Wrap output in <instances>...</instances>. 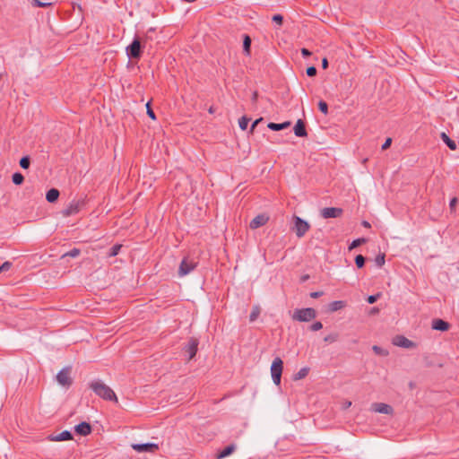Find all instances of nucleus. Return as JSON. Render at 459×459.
I'll return each instance as SVG.
<instances>
[{
	"instance_id": "obj_1",
	"label": "nucleus",
	"mask_w": 459,
	"mask_h": 459,
	"mask_svg": "<svg viewBox=\"0 0 459 459\" xmlns=\"http://www.w3.org/2000/svg\"><path fill=\"white\" fill-rule=\"evenodd\" d=\"M89 386L97 396L107 401L117 402V398L115 392L102 380H93L90 383Z\"/></svg>"
},
{
	"instance_id": "obj_2",
	"label": "nucleus",
	"mask_w": 459,
	"mask_h": 459,
	"mask_svg": "<svg viewBox=\"0 0 459 459\" xmlns=\"http://www.w3.org/2000/svg\"><path fill=\"white\" fill-rule=\"evenodd\" d=\"M317 316V312L315 308H297L294 310L292 319L298 322H309Z\"/></svg>"
},
{
	"instance_id": "obj_3",
	"label": "nucleus",
	"mask_w": 459,
	"mask_h": 459,
	"mask_svg": "<svg viewBox=\"0 0 459 459\" xmlns=\"http://www.w3.org/2000/svg\"><path fill=\"white\" fill-rule=\"evenodd\" d=\"M143 46L142 45L139 38L135 37L131 44L126 47V52L130 59L138 60L143 55Z\"/></svg>"
},
{
	"instance_id": "obj_4",
	"label": "nucleus",
	"mask_w": 459,
	"mask_h": 459,
	"mask_svg": "<svg viewBox=\"0 0 459 459\" xmlns=\"http://www.w3.org/2000/svg\"><path fill=\"white\" fill-rule=\"evenodd\" d=\"M282 370L283 361L281 358L276 357L271 365L272 379L276 385L281 384Z\"/></svg>"
},
{
	"instance_id": "obj_5",
	"label": "nucleus",
	"mask_w": 459,
	"mask_h": 459,
	"mask_svg": "<svg viewBox=\"0 0 459 459\" xmlns=\"http://www.w3.org/2000/svg\"><path fill=\"white\" fill-rule=\"evenodd\" d=\"M293 222L294 225L292 227V230L295 232L298 238H302L310 229L309 223L303 220L302 218L293 215Z\"/></svg>"
},
{
	"instance_id": "obj_6",
	"label": "nucleus",
	"mask_w": 459,
	"mask_h": 459,
	"mask_svg": "<svg viewBox=\"0 0 459 459\" xmlns=\"http://www.w3.org/2000/svg\"><path fill=\"white\" fill-rule=\"evenodd\" d=\"M199 341L195 337H191L187 343L184 345L182 351L185 355H187V359L191 360L195 358L198 351Z\"/></svg>"
},
{
	"instance_id": "obj_7",
	"label": "nucleus",
	"mask_w": 459,
	"mask_h": 459,
	"mask_svg": "<svg viewBox=\"0 0 459 459\" xmlns=\"http://www.w3.org/2000/svg\"><path fill=\"white\" fill-rule=\"evenodd\" d=\"M196 266L197 263L193 260H188L187 257L183 258L178 267V276L184 277L189 274Z\"/></svg>"
},
{
	"instance_id": "obj_8",
	"label": "nucleus",
	"mask_w": 459,
	"mask_h": 459,
	"mask_svg": "<svg viewBox=\"0 0 459 459\" xmlns=\"http://www.w3.org/2000/svg\"><path fill=\"white\" fill-rule=\"evenodd\" d=\"M131 446L138 453H155L159 449L155 443L132 444Z\"/></svg>"
},
{
	"instance_id": "obj_9",
	"label": "nucleus",
	"mask_w": 459,
	"mask_h": 459,
	"mask_svg": "<svg viewBox=\"0 0 459 459\" xmlns=\"http://www.w3.org/2000/svg\"><path fill=\"white\" fill-rule=\"evenodd\" d=\"M343 213L342 208L337 207H325L321 210V216L324 219L338 218Z\"/></svg>"
},
{
	"instance_id": "obj_10",
	"label": "nucleus",
	"mask_w": 459,
	"mask_h": 459,
	"mask_svg": "<svg viewBox=\"0 0 459 459\" xmlns=\"http://www.w3.org/2000/svg\"><path fill=\"white\" fill-rule=\"evenodd\" d=\"M393 343L398 347L405 349H412L416 346L415 342L403 335H396L393 340Z\"/></svg>"
},
{
	"instance_id": "obj_11",
	"label": "nucleus",
	"mask_w": 459,
	"mask_h": 459,
	"mask_svg": "<svg viewBox=\"0 0 459 459\" xmlns=\"http://www.w3.org/2000/svg\"><path fill=\"white\" fill-rule=\"evenodd\" d=\"M56 380L57 382L64 385V386H69L72 384V380L69 377V369L68 368H63L61 369L57 375H56Z\"/></svg>"
},
{
	"instance_id": "obj_12",
	"label": "nucleus",
	"mask_w": 459,
	"mask_h": 459,
	"mask_svg": "<svg viewBox=\"0 0 459 459\" xmlns=\"http://www.w3.org/2000/svg\"><path fill=\"white\" fill-rule=\"evenodd\" d=\"M269 221V217L265 214H258L256 215L249 223V227L252 230H256L264 224Z\"/></svg>"
},
{
	"instance_id": "obj_13",
	"label": "nucleus",
	"mask_w": 459,
	"mask_h": 459,
	"mask_svg": "<svg viewBox=\"0 0 459 459\" xmlns=\"http://www.w3.org/2000/svg\"><path fill=\"white\" fill-rule=\"evenodd\" d=\"M372 410L383 414H392L394 410L391 405L384 403H375L372 404Z\"/></svg>"
},
{
	"instance_id": "obj_14",
	"label": "nucleus",
	"mask_w": 459,
	"mask_h": 459,
	"mask_svg": "<svg viewBox=\"0 0 459 459\" xmlns=\"http://www.w3.org/2000/svg\"><path fill=\"white\" fill-rule=\"evenodd\" d=\"M293 131L295 135L298 137H306L307 135L306 125L302 119H298L296 125L294 126Z\"/></svg>"
},
{
	"instance_id": "obj_15",
	"label": "nucleus",
	"mask_w": 459,
	"mask_h": 459,
	"mask_svg": "<svg viewBox=\"0 0 459 459\" xmlns=\"http://www.w3.org/2000/svg\"><path fill=\"white\" fill-rule=\"evenodd\" d=\"M450 325L448 322L437 318L432 321V328L437 331L446 332L449 329Z\"/></svg>"
},
{
	"instance_id": "obj_16",
	"label": "nucleus",
	"mask_w": 459,
	"mask_h": 459,
	"mask_svg": "<svg viewBox=\"0 0 459 459\" xmlns=\"http://www.w3.org/2000/svg\"><path fill=\"white\" fill-rule=\"evenodd\" d=\"M73 438V434L69 430H64L57 435H51L50 440L53 441H66L71 440Z\"/></svg>"
},
{
	"instance_id": "obj_17",
	"label": "nucleus",
	"mask_w": 459,
	"mask_h": 459,
	"mask_svg": "<svg viewBox=\"0 0 459 459\" xmlns=\"http://www.w3.org/2000/svg\"><path fill=\"white\" fill-rule=\"evenodd\" d=\"M236 450V446L234 444H230L227 446H225L222 450H221L217 455V459H222L229 455H230L234 451Z\"/></svg>"
},
{
	"instance_id": "obj_18",
	"label": "nucleus",
	"mask_w": 459,
	"mask_h": 459,
	"mask_svg": "<svg viewBox=\"0 0 459 459\" xmlns=\"http://www.w3.org/2000/svg\"><path fill=\"white\" fill-rule=\"evenodd\" d=\"M251 43L252 39L249 35H243V53L245 56H249L251 55Z\"/></svg>"
},
{
	"instance_id": "obj_19",
	"label": "nucleus",
	"mask_w": 459,
	"mask_h": 459,
	"mask_svg": "<svg viewBox=\"0 0 459 459\" xmlns=\"http://www.w3.org/2000/svg\"><path fill=\"white\" fill-rule=\"evenodd\" d=\"M290 125H291V123L290 121H285L282 123L270 122L267 125V127L273 131H281V130L288 128Z\"/></svg>"
},
{
	"instance_id": "obj_20",
	"label": "nucleus",
	"mask_w": 459,
	"mask_h": 459,
	"mask_svg": "<svg viewBox=\"0 0 459 459\" xmlns=\"http://www.w3.org/2000/svg\"><path fill=\"white\" fill-rule=\"evenodd\" d=\"M59 191L56 188L49 189L46 194V199L48 203H55L59 197Z\"/></svg>"
},
{
	"instance_id": "obj_21",
	"label": "nucleus",
	"mask_w": 459,
	"mask_h": 459,
	"mask_svg": "<svg viewBox=\"0 0 459 459\" xmlns=\"http://www.w3.org/2000/svg\"><path fill=\"white\" fill-rule=\"evenodd\" d=\"M122 247V244H115L113 247H109L107 252H105V257L110 258L117 255Z\"/></svg>"
},
{
	"instance_id": "obj_22",
	"label": "nucleus",
	"mask_w": 459,
	"mask_h": 459,
	"mask_svg": "<svg viewBox=\"0 0 459 459\" xmlns=\"http://www.w3.org/2000/svg\"><path fill=\"white\" fill-rule=\"evenodd\" d=\"M346 302L343 300H335L329 304L328 310L330 312H335L345 307Z\"/></svg>"
},
{
	"instance_id": "obj_23",
	"label": "nucleus",
	"mask_w": 459,
	"mask_h": 459,
	"mask_svg": "<svg viewBox=\"0 0 459 459\" xmlns=\"http://www.w3.org/2000/svg\"><path fill=\"white\" fill-rule=\"evenodd\" d=\"M441 139L450 150H456L457 145L455 142L452 140L446 133H441Z\"/></svg>"
},
{
	"instance_id": "obj_24",
	"label": "nucleus",
	"mask_w": 459,
	"mask_h": 459,
	"mask_svg": "<svg viewBox=\"0 0 459 459\" xmlns=\"http://www.w3.org/2000/svg\"><path fill=\"white\" fill-rule=\"evenodd\" d=\"M78 212H79V205L77 204H70L67 208L64 209L62 211V214L65 217H68V216L77 213Z\"/></svg>"
},
{
	"instance_id": "obj_25",
	"label": "nucleus",
	"mask_w": 459,
	"mask_h": 459,
	"mask_svg": "<svg viewBox=\"0 0 459 459\" xmlns=\"http://www.w3.org/2000/svg\"><path fill=\"white\" fill-rule=\"evenodd\" d=\"M308 372H309L308 368H302L294 375L293 379L294 380L303 379L307 376Z\"/></svg>"
},
{
	"instance_id": "obj_26",
	"label": "nucleus",
	"mask_w": 459,
	"mask_h": 459,
	"mask_svg": "<svg viewBox=\"0 0 459 459\" xmlns=\"http://www.w3.org/2000/svg\"><path fill=\"white\" fill-rule=\"evenodd\" d=\"M12 181L14 185L20 186L24 182V177L20 172H15L12 176Z\"/></svg>"
},
{
	"instance_id": "obj_27",
	"label": "nucleus",
	"mask_w": 459,
	"mask_h": 459,
	"mask_svg": "<svg viewBox=\"0 0 459 459\" xmlns=\"http://www.w3.org/2000/svg\"><path fill=\"white\" fill-rule=\"evenodd\" d=\"M74 430L81 436H86V421H82L74 427Z\"/></svg>"
},
{
	"instance_id": "obj_28",
	"label": "nucleus",
	"mask_w": 459,
	"mask_h": 459,
	"mask_svg": "<svg viewBox=\"0 0 459 459\" xmlns=\"http://www.w3.org/2000/svg\"><path fill=\"white\" fill-rule=\"evenodd\" d=\"M19 165L23 169H28L30 166V157L28 155L22 157L19 161Z\"/></svg>"
},
{
	"instance_id": "obj_29",
	"label": "nucleus",
	"mask_w": 459,
	"mask_h": 459,
	"mask_svg": "<svg viewBox=\"0 0 459 459\" xmlns=\"http://www.w3.org/2000/svg\"><path fill=\"white\" fill-rule=\"evenodd\" d=\"M367 239L365 238H356L354 239L349 246V250H352L358 247H359L360 245L366 243Z\"/></svg>"
},
{
	"instance_id": "obj_30",
	"label": "nucleus",
	"mask_w": 459,
	"mask_h": 459,
	"mask_svg": "<svg viewBox=\"0 0 459 459\" xmlns=\"http://www.w3.org/2000/svg\"><path fill=\"white\" fill-rule=\"evenodd\" d=\"M249 121H250V118L247 117V116H243L242 117H240L238 120V126H239L240 129L246 130L247 128Z\"/></svg>"
},
{
	"instance_id": "obj_31",
	"label": "nucleus",
	"mask_w": 459,
	"mask_h": 459,
	"mask_svg": "<svg viewBox=\"0 0 459 459\" xmlns=\"http://www.w3.org/2000/svg\"><path fill=\"white\" fill-rule=\"evenodd\" d=\"M385 255L384 253L377 255L375 258V264L377 267H382L385 264Z\"/></svg>"
},
{
	"instance_id": "obj_32",
	"label": "nucleus",
	"mask_w": 459,
	"mask_h": 459,
	"mask_svg": "<svg viewBox=\"0 0 459 459\" xmlns=\"http://www.w3.org/2000/svg\"><path fill=\"white\" fill-rule=\"evenodd\" d=\"M366 257L362 255H357L355 256V264L358 268H362L365 265Z\"/></svg>"
},
{
	"instance_id": "obj_33",
	"label": "nucleus",
	"mask_w": 459,
	"mask_h": 459,
	"mask_svg": "<svg viewBox=\"0 0 459 459\" xmlns=\"http://www.w3.org/2000/svg\"><path fill=\"white\" fill-rule=\"evenodd\" d=\"M339 338V334L337 333H332L328 335H326L325 338H324V341L325 342H329V343H332V342H334L338 340Z\"/></svg>"
},
{
	"instance_id": "obj_34",
	"label": "nucleus",
	"mask_w": 459,
	"mask_h": 459,
	"mask_svg": "<svg viewBox=\"0 0 459 459\" xmlns=\"http://www.w3.org/2000/svg\"><path fill=\"white\" fill-rule=\"evenodd\" d=\"M318 108L324 115L328 114V104L325 100L318 102Z\"/></svg>"
},
{
	"instance_id": "obj_35",
	"label": "nucleus",
	"mask_w": 459,
	"mask_h": 459,
	"mask_svg": "<svg viewBox=\"0 0 459 459\" xmlns=\"http://www.w3.org/2000/svg\"><path fill=\"white\" fill-rule=\"evenodd\" d=\"M146 111H147V115L148 117L152 119V120H155L156 119V115L153 111V109L152 108V106H151V101H148L147 104H146Z\"/></svg>"
},
{
	"instance_id": "obj_36",
	"label": "nucleus",
	"mask_w": 459,
	"mask_h": 459,
	"mask_svg": "<svg viewBox=\"0 0 459 459\" xmlns=\"http://www.w3.org/2000/svg\"><path fill=\"white\" fill-rule=\"evenodd\" d=\"M87 429H88V435H90L92 431H95V430L97 431L98 434H100V431L103 430V428L100 425V426H96V427L92 426L91 424H90L88 422Z\"/></svg>"
},
{
	"instance_id": "obj_37",
	"label": "nucleus",
	"mask_w": 459,
	"mask_h": 459,
	"mask_svg": "<svg viewBox=\"0 0 459 459\" xmlns=\"http://www.w3.org/2000/svg\"><path fill=\"white\" fill-rule=\"evenodd\" d=\"M259 314H260V310H259V308H258V307H255V308L252 310V312L250 313V315H249V321H250V322H254V321H255V320H256V318L258 317Z\"/></svg>"
},
{
	"instance_id": "obj_38",
	"label": "nucleus",
	"mask_w": 459,
	"mask_h": 459,
	"mask_svg": "<svg viewBox=\"0 0 459 459\" xmlns=\"http://www.w3.org/2000/svg\"><path fill=\"white\" fill-rule=\"evenodd\" d=\"M323 328V324L320 322V321H316L315 323H313L310 326H309V330L310 331H313V332H316V331H319Z\"/></svg>"
},
{
	"instance_id": "obj_39",
	"label": "nucleus",
	"mask_w": 459,
	"mask_h": 459,
	"mask_svg": "<svg viewBox=\"0 0 459 459\" xmlns=\"http://www.w3.org/2000/svg\"><path fill=\"white\" fill-rule=\"evenodd\" d=\"M272 21L279 26H281L283 23V16L281 14H274L272 18Z\"/></svg>"
},
{
	"instance_id": "obj_40",
	"label": "nucleus",
	"mask_w": 459,
	"mask_h": 459,
	"mask_svg": "<svg viewBox=\"0 0 459 459\" xmlns=\"http://www.w3.org/2000/svg\"><path fill=\"white\" fill-rule=\"evenodd\" d=\"M80 249L78 248H73L72 250H70L69 252L65 253L63 256H70V257H76L79 255L80 254Z\"/></svg>"
},
{
	"instance_id": "obj_41",
	"label": "nucleus",
	"mask_w": 459,
	"mask_h": 459,
	"mask_svg": "<svg viewBox=\"0 0 459 459\" xmlns=\"http://www.w3.org/2000/svg\"><path fill=\"white\" fill-rule=\"evenodd\" d=\"M13 266V263L10 262V261H6L4 262L1 266H0V273H3V272H6L8 270H10Z\"/></svg>"
},
{
	"instance_id": "obj_42",
	"label": "nucleus",
	"mask_w": 459,
	"mask_h": 459,
	"mask_svg": "<svg viewBox=\"0 0 459 459\" xmlns=\"http://www.w3.org/2000/svg\"><path fill=\"white\" fill-rule=\"evenodd\" d=\"M32 4L37 7H47V6H50L52 4L47 3V2H41L39 0H32Z\"/></svg>"
},
{
	"instance_id": "obj_43",
	"label": "nucleus",
	"mask_w": 459,
	"mask_h": 459,
	"mask_svg": "<svg viewBox=\"0 0 459 459\" xmlns=\"http://www.w3.org/2000/svg\"><path fill=\"white\" fill-rule=\"evenodd\" d=\"M381 294L380 293H377V294H375V295H370L367 298V301L368 304H374L376 303L378 299L380 298Z\"/></svg>"
},
{
	"instance_id": "obj_44",
	"label": "nucleus",
	"mask_w": 459,
	"mask_h": 459,
	"mask_svg": "<svg viewBox=\"0 0 459 459\" xmlns=\"http://www.w3.org/2000/svg\"><path fill=\"white\" fill-rule=\"evenodd\" d=\"M307 75L309 77H314L316 75L317 70L315 66H309L306 70Z\"/></svg>"
},
{
	"instance_id": "obj_45",
	"label": "nucleus",
	"mask_w": 459,
	"mask_h": 459,
	"mask_svg": "<svg viewBox=\"0 0 459 459\" xmlns=\"http://www.w3.org/2000/svg\"><path fill=\"white\" fill-rule=\"evenodd\" d=\"M262 121H263V117H259V118L255 119V120L252 123V125H251V126H250V132H251V133H253V132H254V130H255V127L258 126V124H259V123H261Z\"/></svg>"
},
{
	"instance_id": "obj_46",
	"label": "nucleus",
	"mask_w": 459,
	"mask_h": 459,
	"mask_svg": "<svg viewBox=\"0 0 459 459\" xmlns=\"http://www.w3.org/2000/svg\"><path fill=\"white\" fill-rule=\"evenodd\" d=\"M392 144V138L388 137L385 139V143L382 144V150H387Z\"/></svg>"
},
{
	"instance_id": "obj_47",
	"label": "nucleus",
	"mask_w": 459,
	"mask_h": 459,
	"mask_svg": "<svg viewBox=\"0 0 459 459\" xmlns=\"http://www.w3.org/2000/svg\"><path fill=\"white\" fill-rule=\"evenodd\" d=\"M301 55L303 57L307 58L312 55V52L307 48H301Z\"/></svg>"
},
{
	"instance_id": "obj_48",
	"label": "nucleus",
	"mask_w": 459,
	"mask_h": 459,
	"mask_svg": "<svg viewBox=\"0 0 459 459\" xmlns=\"http://www.w3.org/2000/svg\"><path fill=\"white\" fill-rule=\"evenodd\" d=\"M373 351L377 353V354H379V355H386V352H384L383 349L380 348L379 346H373Z\"/></svg>"
},
{
	"instance_id": "obj_49",
	"label": "nucleus",
	"mask_w": 459,
	"mask_h": 459,
	"mask_svg": "<svg viewBox=\"0 0 459 459\" xmlns=\"http://www.w3.org/2000/svg\"><path fill=\"white\" fill-rule=\"evenodd\" d=\"M458 203V200L456 197H454L450 200L449 206L451 210H454Z\"/></svg>"
},
{
	"instance_id": "obj_50",
	"label": "nucleus",
	"mask_w": 459,
	"mask_h": 459,
	"mask_svg": "<svg viewBox=\"0 0 459 459\" xmlns=\"http://www.w3.org/2000/svg\"><path fill=\"white\" fill-rule=\"evenodd\" d=\"M323 294H324L323 291H314V292L310 293V297L312 299H317V298L321 297Z\"/></svg>"
},
{
	"instance_id": "obj_51",
	"label": "nucleus",
	"mask_w": 459,
	"mask_h": 459,
	"mask_svg": "<svg viewBox=\"0 0 459 459\" xmlns=\"http://www.w3.org/2000/svg\"><path fill=\"white\" fill-rule=\"evenodd\" d=\"M257 98H258L257 91H254L253 94H252V98H251L252 102L255 103L257 101Z\"/></svg>"
},
{
	"instance_id": "obj_52",
	"label": "nucleus",
	"mask_w": 459,
	"mask_h": 459,
	"mask_svg": "<svg viewBox=\"0 0 459 459\" xmlns=\"http://www.w3.org/2000/svg\"><path fill=\"white\" fill-rule=\"evenodd\" d=\"M322 67L324 69H326L328 67V60L326 57L323 58L322 60Z\"/></svg>"
},
{
	"instance_id": "obj_53",
	"label": "nucleus",
	"mask_w": 459,
	"mask_h": 459,
	"mask_svg": "<svg viewBox=\"0 0 459 459\" xmlns=\"http://www.w3.org/2000/svg\"><path fill=\"white\" fill-rule=\"evenodd\" d=\"M75 6L79 9L80 12H82V6L79 4L73 3V8L75 9Z\"/></svg>"
},
{
	"instance_id": "obj_54",
	"label": "nucleus",
	"mask_w": 459,
	"mask_h": 459,
	"mask_svg": "<svg viewBox=\"0 0 459 459\" xmlns=\"http://www.w3.org/2000/svg\"><path fill=\"white\" fill-rule=\"evenodd\" d=\"M362 225H363L365 228H370V223H369V222H368L367 221H364L362 222Z\"/></svg>"
},
{
	"instance_id": "obj_55",
	"label": "nucleus",
	"mask_w": 459,
	"mask_h": 459,
	"mask_svg": "<svg viewBox=\"0 0 459 459\" xmlns=\"http://www.w3.org/2000/svg\"><path fill=\"white\" fill-rule=\"evenodd\" d=\"M308 278H309V276H308V275H304V276H302L301 281H307Z\"/></svg>"
},
{
	"instance_id": "obj_56",
	"label": "nucleus",
	"mask_w": 459,
	"mask_h": 459,
	"mask_svg": "<svg viewBox=\"0 0 459 459\" xmlns=\"http://www.w3.org/2000/svg\"><path fill=\"white\" fill-rule=\"evenodd\" d=\"M377 312H378V309L377 307H373L371 309V313H377Z\"/></svg>"
},
{
	"instance_id": "obj_57",
	"label": "nucleus",
	"mask_w": 459,
	"mask_h": 459,
	"mask_svg": "<svg viewBox=\"0 0 459 459\" xmlns=\"http://www.w3.org/2000/svg\"><path fill=\"white\" fill-rule=\"evenodd\" d=\"M351 405V402H347V403H345V408H348V407H350Z\"/></svg>"
},
{
	"instance_id": "obj_58",
	"label": "nucleus",
	"mask_w": 459,
	"mask_h": 459,
	"mask_svg": "<svg viewBox=\"0 0 459 459\" xmlns=\"http://www.w3.org/2000/svg\"><path fill=\"white\" fill-rule=\"evenodd\" d=\"M409 385H410L411 388H413L414 383L413 382H410Z\"/></svg>"
}]
</instances>
